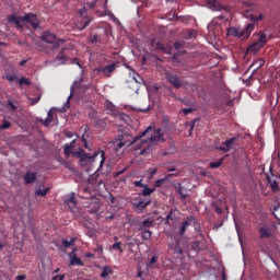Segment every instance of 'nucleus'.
I'll return each mask as SVG.
<instances>
[{"mask_svg": "<svg viewBox=\"0 0 280 280\" xmlns=\"http://www.w3.org/2000/svg\"><path fill=\"white\" fill-rule=\"evenodd\" d=\"M147 136L148 139L141 140ZM139 140H141V142L140 145L137 147V150L142 149L140 155L150 154L155 145H158L160 142H164L162 130L153 129L152 126H149L140 135L135 137L129 143L127 140H125V137H120V135H118V137L113 141V144H115L116 152H119V150L124 147L130 148L131 145H135Z\"/></svg>", "mask_w": 280, "mask_h": 280, "instance_id": "nucleus-1", "label": "nucleus"}, {"mask_svg": "<svg viewBox=\"0 0 280 280\" xmlns=\"http://www.w3.org/2000/svg\"><path fill=\"white\" fill-rule=\"evenodd\" d=\"M7 22L14 25L19 31H23L24 24L31 25L34 31H37L40 25V20L34 13H26L23 16L10 14L7 16Z\"/></svg>", "mask_w": 280, "mask_h": 280, "instance_id": "nucleus-2", "label": "nucleus"}, {"mask_svg": "<svg viewBox=\"0 0 280 280\" xmlns=\"http://www.w3.org/2000/svg\"><path fill=\"white\" fill-rule=\"evenodd\" d=\"M42 40L50 45L51 50H56L65 44V39L58 38L54 33L49 31L43 33Z\"/></svg>", "mask_w": 280, "mask_h": 280, "instance_id": "nucleus-3", "label": "nucleus"}, {"mask_svg": "<svg viewBox=\"0 0 280 280\" xmlns=\"http://www.w3.org/2000/svg\"><path fill=\"white\" fill-rule=\"evenodd\" d=\"M73 52H77L74 46L68 45L67 47L61 48L55 61L59 62L60 66H65L66 62L70 60V57L73 56Z\"/></svg>", "mask_w": 280, "mask_h": 280, "instance_id": "nucleus-4", "label": "nucleus"}, {"mask_svg": "<svg viewBox=\"0 0 280 280\" xmlns=\"http://www.w3.org/2000/svg\"><path fill=\"white\" fill-rule=\"evenodd\" d=\"M151 199H145L140 196L132 199V206L138 210V213H142V211L145 210L151 205Z\"/></svg>", "mask_w": 280, "mask_h": 280, "instance_id": "nucleus-5", "label": "nucleus"}, {"mask_svg": "<svg viewBox=\"0 0 280 280\" xmlns=\"http://www.w3.org/2000/svg\"><path fill=\"white\" fill-rule=\"evenodd\" d=\"M267 43V35L261 33L259 39L249 46L248 52L256 55Z\"/></svg>", "mask_w": 280, "mask_h": 280, "instance_id": "nucleus-6", "label": "nucleus"}, {"mask_svg": "<svg viewBox=\"0 0 280 280\" xmlns=\"http://www.w3.org/2000/svg\"><path fill=\"white\" fill-rule=\"evenodd\" d=\"M258 234H259V238L261 241H266V240H275V233L272 228H270L269 225H261L258 229Z\"/></svg>", "mask_w": 280, "mask_h": 280, "instance_id": "nucleus-7", "label": "nucleus"}, {"mask_svg": "<svg viewBox=\"0 0 280 280\" xmlns=\"http://www.w3.org/2000/svg\"><path fill=\"white\" fill-rule=\"evenodd\" d=\"M166 80L176 90H179L184 85V81L178 75L170 73V72L166 73Z\"/></svg>", "mask_w": 280, "mask_h": 280, "instance_id": "nucleus-8", "label": "nucleus"}, {"mask_svg": "<svg viewBox=\"0 0 280 280\" xmlns=\"http://www.w3.org/2000/svg\"><path fill=\"white\" fill-rule=\"evenodd\" d=\"M249 20L253 23H249L246 27V32L248 33V35L254 31L256 23L264 20V14H259L258 16L249 14Z\"/></svg>", "mask_w": 280, "mask_h": 280, "instance_id": "nucleus-9", "label": "nucleus"}, {"mask_svg": "<svg viewBox=\"0 0 280 280\" xmlns=\"http://www.w3.org/2000/svg\"><path fill=\"white\" fill-rule=\"evenodd\" d=\"M151 46L155 48V50H160L162 52H164L165 55L171 56L172 55V47L171 46H165L164 44L158 42L155 43V40L151 42Z\"/></svg>", "mask_w": 280, "mask_h": 280, "instance_id": "nucleus-10", "label": "nucleus"}, {"mask_svg": "<svg viewBox=\"0 0 280 280\" xmlns=\"http://www.w3.org/2000/svg\"><path fill=\"white\" fill-rule=\"evenodd\" d=\"M78 14L80 18H82L83 30L86 28L90 25V23L92 22V18L88 16V10L85 9V7L80 9L78 11Z\"/></svg>", "mask_w": 280, "mask_h": 280, "instance_id": "nucleus-11", "label": "nucleus"}, {"mask_svg": "<svg viewBox=\"0 0 280 280\" xmlns=\"http://www.w3.org/2000/svg\"><path fill=\"white\" fill-rule=\"evenodd\" d=\"M192 223H195V218L192 215L187 217V220H185L182 223V226H180V229L178 231L179 236H184L186 231H187V229L189 226H191Z\"/></svg>", "mask_w": 280, "mask_h": 280, "instance_id": "nucleus-12", "label": "nucleus"}, {"mask_svg": "<svg viewBox=\"0 0 280 280\" xmlns=\"http://www.w3.org/2000/svg\"><path fill=\"white\" fill-rule=\"evenodd\" d=\"M36 172L27 171L24 174L23 180L25 185H33L36 182Z\"/></svg>", "mask_w": 280, "mask_h": 280, "instance_id": "nucleus-13", "label": "nucleus"}, {"mask_svg": "<svg viewBox=\"0 0 280 280\" xmlns=\"http://www.w3.org/2000/svg\"><path fill=\"white\" fill-rule=\"evenodd\" d=\"M236 141V138L233 137L224 142H222V145L220 147V151L222 152H230L231 149L233 148L234 143Z\"/></svg>", "mask_w": 280, "mask_h": 280, "instance_id": "nucleus-14", "label": "nucleus"}, {"mask_svg": "<svg viewBox=\"0 0 280 280\" xmlns=\"http://www.w3.org/2000/svg\"><path fill=\"white\" fill-rule=\"evenodd\" d=\"M207 5L210 10H213V12H221V10H223V7L218 0H208Z\"/></svg>", "mask_w": 280, "mask_h": 280, "instance_id": "nucleus-15", "label": "nucleus"}, {"mask_svg": "<svg viewBox=\"0 0 280 280\" xmlns=\"http://www.w3.org/2000/svg\"><path fill=\"white\" fill-rule=\"evenodd\" d=\"M65 203L69 207V209H72L77 206L74 192H71L65 198Z\"/></svg>", "mask_w": 280, "mask_h": 280, "instance_id": "nucleus-16", "label": "nucleus"}, {"mask_svg": "<svg viewBox=\"0 0 280 280\" xmlns=\"http://www.w3.org/2000/svg\"><path fill=\"white\" fill-rule=\"evenodd\" d=\"M177 177L178 176V173H174V174H166L165 178H160V179H156L155 180V184H154V188H161L162 185L170 178L172 177Z\"/></svg>", "mask_w": 280, "mask_h": 280, "instance_id": "nucleus-17", "label": "nucleus"}, {"mask_svg": "<svg viewBox=\"0 0 280 280\" xmlns=\"http://www.w3.org/2000/svg\"><path fill=\"white\" fill-rule=\"evenodd\" d=\"M175 189L178 192V195L180 196L182 201H185L188 196L187 190L182 186L180 183H177L175 185Z\"/></svg>", "mask_w": 280, "mask_h": 280, "instance_id": "nucleus-18", "label": "nucleus"}, {"mask_svg": "<svg viewBox=\"0 0 280 280\" xmlns=\"http://www.w3.org/2000/svg\"><path fill=\"white\" fill-rule=\"evenodd\" d=\"M82 130H83V135H82V142H83V144H84V148L85 149H88L89 151H91V148L89 147V143H88V139H89V133H88V131H89V127H88V125H85V126H83L82 127Z\"/></svg>", "mask_w": 280, "mask_h": 280, "instance_id": "nucleus-19", "label": "nucleus"}, {"mask_svg": "<svg viewBox=\"0 0 280 280\" xmlns=\"http://www.w3.org/2000/svg\"><path fill=\"white\" fill-rule=\"evenodd\" d=\"M153 225L152 219H145L142 223L139 225V231H149Z\"/></svg>", "mask_w": 280, "mask_h": 280, "instance_id": "nucleus-20", "label": "nucleus"}, {"mask_svg": "<svg viewBox=\"0 0 280 280\" xmlns=\"http://www.w3.org/2000/svg\"><path fill=\"white\" fill-rule=\"evenodd\" d=\"M116 69V63H110L104 67V75L106 78H109L110 74L115 71Z\"/></svg>", "mask_w": 280, "mask_h": 280, "instance_id": "nucleus-21", "label": "nucleus"}, {"mask_svg": "<svg viewBox=\"0 0 280 280\" xmlns=\"http://www.w3.org/2000/svg\"><path fill=\"white\" fill-rule=\"evenodd\" d=\"M75 155L81 160V161H89L92 159V156L89 153H85L84 150L80 149V151L75 152Z\"/></svg>", "mask_w": 280, "mask_h": 280, "instance_id": "nucleus-22", "label": "nucleus"}, {"mask_svg": "<svg viewBox=\"0 0 280 280\" xmlns=\"http://www.w3.org/2000/svg\"><path fill=\"white\" fill-rule=\"evenodd\" d=\"M158 259H159V255H153L151 257V259L147 262V268L148 269H155Z\"/></svg>", "mask_w": 280, "mask_h": 280, "instance_id": "nucleus-23", "label": "nucleus"}, {"mask_svg": "<svg viewBox=\"0 0 280 280\" xmlns=\"http://www.w3.org/2000/svg\"><path fill=\"white\" fill-rule=\"evenodd\" d=\"M267 180H268L272 191L277 192L280 190L279 184L276 179H272L270 176H267Z\"/></svg>", "mask_w": 280, "mask_h": 280, "instance_id": "nucleus-24", "label": "nucleus"}, {"mask_svg": "<svg viewBox=\"0 0 280 280\" xmlns=\"http://www.w3.org/2000/svg\"><path fill=\"white\" fill-rule=\"evenodd\" d=\"M69 258H70L71 266H83L82 260L75 255H72V253L69 255Z\"/></svg>", "mask_w": 280, "mask_h": 280, "instance_id": "nucleus-25", "label": "nucleus"}, {"mask_svg": "<svg viewBox=\"0 0 280 280\" xmlns=\"http://www.w3.org/2000/svg\"><path fill=\"white\" fill-rule=\"evenodd\" d=\"M113 269L109 266H104L101 272V278L106 279L108 276L113 275Z\"/></svg>", "mask_w": 280, "mask_h": 280, "instance_id": "nucleus-26", "label": "nucleus"}, {"mask_svg": "<svg viewBox=\"0 0 280 280\" xmlns=\"http://www.w3.org/2000/svg\"><path fill=\"white\" fill-rule=\"evenodd\" d=\"M105 108L110 112L112 116L117 117L118 110L116 109V107H115V105L113 103L108 102L105 105Z\"/></svg>", "mask_w": 280, "mask_h": 280, "instance_id": "nucleus-27", "label": "nucleus"}, {"mask_svg": "<svg viewBox=\"0 0 280 280\" xmlns=\"http://www.w3.org/2000/svg\"><path fill=\"white\" fill-rule=\"evenodd\" d=\"M229 35H230V36H234V37H238V38H241V37L243 36V34L241 33V31L237 30L236 27H231V28L229 30Z\"/></svg>", "mask_w": 280, "mask_h": 280, "instance_id": "nucleus-28", "label": "nucleus"}, {"mask_svg": "<svg viewBox=\"0 0 280 280\" xmlns=\"http://www.w3.org/2000/svg\"><path fill=\"white\" fill-rule=\"evenodd\" d=\"M154 191H155V188H150V187H148V185H145V186L143 187V190H142V192H141V196L148 197V196H151Z\"/></svg>", "mask_w": 280, "mask_h": 280, "instance_id": "nucleus-29", "label": "nucleus"}, {"mask_svg": "<svg viewBox=\"0 0 280 280\" xmlns=\"http://www.w3.org/2000/svg\"><path fill=\"white\" fill-rule=\"evenodd\" d=\"M175 212H177L176 209L170 210V213L166 215L165 224L170 225V221H174L176 219V217L174 215Z\"/></svg>", "mask_w": 280, "mask_h": 280, "instance_id": "nucleus-30", "label": "nucleus"}, {"mask_svg": "<svg viewBox=\"0 0 280 280\" xmlns=\"http://www.w3.org/2000/svg\"><path fill=\"white\" fill-rule=\"evenodd\" d=\"M74 142H75V140H72L70 143H66V144H65L63 150H65V154H66V155H69L70 152H71V150H73V148H74Z\"/></svg>", "mask_w": 280, "mask_h": 280, "instance_id": "nucleus-31", "label": "nucleus"}, {"mask_svg": "<svg viewBox=\"0 0 280 280\" xmlns=\"http://www.w3.org/2000/svg\"><path fill=\"white\" fill-rule=\"evenodd\" d=\"M140 232L143 241H149L152 236V231L150 230H140Z\"/></svg>", "mask_w": 280, "mask_h": 280, "instance_id": "nucleus-32", "label": "nucleus"}, {"mask_svg": "<svg viewBox=\"0 0 280 280\" xmlns=\"http://www.w3.org/2000/svg\"><path fill=\"white\" fill-rule=\"evenodd\" d=\"M116 118H118L120 121H124V122H126V124H128V121H129V116L127 115V114H125V113H119V112H117V116H115Z\"/></svg>", "mask_w": 280, "mask_h": 280, "instance_id": "nucleus-33", "label": "nucleus"}, {"mask_svg": "<svg viewBox=\"0 0 280 280\" xmlns=\"http://www.w3.org/2000/svg\"><path fill=\"white\" fill-rule=\"evenodd\" d=\"M223 161H224V158H221L217 162H210V168H212V170L219 168L222 165Z\"/></svg>", "mask_w": 280, "mask_h": 280, "instance_id": "nucleus-34", "label": "nucleus"}, {"mask_svg": "<svg viewBox=\"0 0 280 280\" xmlns=\"http://www.w3.org/2000/svg\"><path fill=\"white\" fill-rule=\"evenodd\" d=\"M52 118H54L52 113H51V112H48L47 118H46L45 120L42 119L43 125H44L45 127H48L49 124H51Z\"/></svg>", "mask_w": 280, "mask_h": 280, "instance_id": "nucleus-35", "label": "nucleus"}, {"mask_svg": "<svg viewBox=\"0 0 280 280\" xmlns=\"http://www.w3.org/2000/svg\"><path fill=\"white\" fill-rule=\"evenodd\" d=\"M97 177H98V174H96V173L90 175V177L88 179L89 184L96 185L97 184Z\"/></svg>", "mask_w": 280, "mask_h": 280, "instance_id": "nucleus-36", "label": "nucleus"}, {"mask_svg": "<svg viewBox=\"0 0 280 280\" xmlns=\"http://www.w3.org/2000/svg\"><path fill=\"white\" fill-rule=\"evenodd\" d=\"M48 191H49V187H46L44 189H37L35 191V195L40 196V197H45L48 194Z\"/></svg>", "mask_w": 280, "mask_h": 280, "instance_id": "nucleus-37", "label": "nucleus"}, {"mask_svg": "<svg viewBox=\"0 0 280 280\" xmlns=\"http://www.w3.org/2000/svg\"><path fill=\"white\" fill-rule=\"evenodd\" d=\"M15 104H16V102L8 101L7 102L8 109L11 112H15L18 108V106Z\"/></svg>", "mask_w": 280, "mask_h": 280, "instance_id": "nucleus-38", "label": "nucleus"}, {"mask_svg": "<svg viewBox=\"0 0 280 280\" xmlns=\"http://www.w3.org/2000/svg\"><path fill=\"white\" fill-rule=\"evenodd\" d=\"M112 249L115 252L122 253L121 242H116L112 245Z\"/></svg>", "mask_w": 280, "mask_h": 280, "instance_id": "nucleus-39", "label": "nucleus"}, {"mask_svg": "<svg viewBox=\"0 0 280 280\" xmlns=\"http://www.w3.org/2000/svg\"><path fill=\"white\" fill-rule=\"evenodd\" d=\"M11 127V122L3 119L2 125H0V130H8Z\"/></svg>", "mask_w": 280, "mask_h": 280, "instance_id": "nucleus-40", "label": "nucleus"}, {"mask_svg": "<svg viewBox=\"0 0 280 280\" xmlns=\"http://www.w3.org/2000/svg\"><path fill=\"white\" fill-rule=\"evenodd\" d=\"M73 243H74V238H71L70 241L62 240V245H63L65 248L71 247L73 245Z\"/></svg>", "mask_w": 280, "mask_h": 280, "instance_id": "nucleus-41", "label": "nucleus"}, {"mask_svg": "<svg viewBox=\"0 0 280 280\" xmlns=\"http://www.w3.org/2000/svg\"><path fill=\"white\" fill-rule=\"evenodd\" d=\"M98 154H101V158H102V161L100 163V167L102 168L103 165L105 164V161H106V156H105L104 150H100Z\"/></svg>", "mask_w": 280, "mask_h": 280, "instance_id": "nucleus-42", "label": "nucleus"}, {"mask_svg": "<svg viewBox=\"0 0 280 280\" xmlns=\"http://www.w3.org/2000/svg\"><path fill=\"white\" fill-rule=\"evenodd\" d=\"M185 47V42H175V44H174V48L176 49V50H180V49H183Z\"/></svg>", "mask_w": 280, "mask_h": 280, "instance_id": "nucleus-43", "label": "nucleus"}, {"mask_svg": "<svg viewBox=\"0 0 280 280\" xmlns=\"http://www.w3.org/2000/svg\"><path fill=\"white\" fill-rule=\"evenodd\" d=\"M273 215L280 221V206L275 207Z\"/></svg>", "mask_w": 280, "mask_h": 280, "instance_id": "nucleus-44", "label": "nucleus"}, {"mask_svg": "<svg viewBox=\"0 0 280 280\" xmlns=\"http://www.w3.org/2000/svg\"><path fill=\"white\" fill-rule=\"evenodd\" d=\"M28 100L31 102V106H34V105H36L39 102L40 95L38 97H34V98L33 97H28Z\"/></svg>", "mask_w": 280, "mask_h": 280, "instance_id": "nucleus-45", "label": "nucleus"}, {"mask_svg": "<svg viewBox=\"0 0 280 280\" xmlns=\"http://www.w3.org/2000/svg\"><path fill=\"white\" fill-rule=\"evenodd\" d=\"M133 184H135V187H138V188H143L145 186V184L142 183V179L136 180Z\"/></svg>", "mask_w": 280, "mask_h": 280, "instance_id": "nucleus-46", "label": "nucleus"}, {"mask_svg": "<svg viewBox=\"0 0 280 280\" xmlns=\"http://www.w3.org/2000/svg\"><path fill=\"white\" fill-rule=\"evenodd\" d=\"M20 85H30L28 80L25 78L20 79Z\"/></svg>", "mask_w": 280, "mask_h": 280, "instance_id": "nucleus-47", "label": "nucleus"}, {"mask_svg": "<svg viewBox=\"0 0 280 280\" xmlns=\"http://www.w3.org/2000/svg\"><path fill=\"white\" fill-rule=\"evenodd\" d=\"M192 112H194V108H191V107H190V108H184V109H183V113H184L185 116L191 114Z\"/></svg>", "mask_w": 280, "mask_h": 280, "instance_id": "nucleus-48", "label": "nucleus"}, {"mask_svg": "<svg viewBox=\"0 0 280 280\" xmlns=\"http://www.w3.org/2000/svg\"><path fill=\"white\" fill-rule=\"evenodd\" d=\"M120 138H125V141H128L127 144H129L130 142H132V140H130L129 138H131L128 135H120Z\"/></svg>", "mask_w": 280, "mask_h": 280, "instance_id": "nucleus-49", "label": "nucleus"}, {"mask_svg": "<svg viewBox=\"0 0 280 280\" xmlns=\"http://www.w3.org/2000/svg\"><path fill=\"white\" fill-rule=\"evenodd\" d=\"M196 36V31H189L187 39H191Z\"/></svg>", "mask_w": 280, "mask_h": 280, "instance_id": "nucleus-50", "label": "nucleus"}, {"mask_svg": "<svg viewBox=\"0 0 280 280\" xmlns=\"http://www.w3.org/2000/svg\"><path fill=\"white\" fill-rule=\"evenodd\" d=\"M175 254L182 255L183 254V249L179 246H176L174 249Z\"/></svg>", "mask_w": 280, "mask_h": 280, "instance_id": "nucleus-51", "label": "nucleus"}, {"mask_svg": "<svg viewBox=\"0 0 280 280\" xmlns=\"http://www.w3.org/2000/svg\"><path fill=\"white\" fill-rule=\"evenodd\" d=\"M65 279V275H57L54 277V280H63Z\"/></svg>", "mask_w": 280, "mask_h": 280, "instance_id": "nucleus-52", "label": "nucleus"}, {"mask_svg": "<svg viewBox=\"0 0 280 280\" xmlns=\"http://www.w3.org/2000/svg\"><path fill=\"white\" fill-rule=\"evenodd\" d=\"M94 71L104 74V67L95 68Z\"/></svg>", "mask_w": 280, "mask_h": 280, "instance_id": "nucleus-53", "label": "nucleus"}, {"mask_svg": "<svg viewBox=\"0 0 280 280\" xmlns=\"http://www.w3.org/2000/svg\"><path fill=\"white\" fill-rule=\"evenodd\" d=\"M26 276L25 275H18L16 280H25Z\"/></svg>", "mask_w": 280, "mask_h": 280, "instance_id": "nucleus-54", "label": "nucleus"}, {"mask_svg": "<svg viewBox=\"0 0 280 280\" xmlns=\"http://www.w3.org/2000/svg\"><path fill=\"white\" fill-rule=\"evenodd\" d=\"M97 39H98V35H97V34H94V35L92 36V44L96 43Z\"/></svg>", "mask_w": 280, "mask_h": 280, "instance_id": "nucleus-55", "label": "nucleus"}, {"mask_svg": "<svg viewBox=\"0 0 280 280\" xmlns=\"http://www.w3.org/2000/svg\"><path fill=\"white\" fill-rule=\"evenodd\" d=\"M72 65H77L81 68V65L79 63V59L78 58H73L72 59Z\"/></svg>", "mask_w": 280, "mask_h": 280, "instance_id": "nucleus-56", "label": "nucleus"}, {"mask_svg": "<svg viewBox=\"0 0 280 280\" xmlns=\"http://www.w3.org/2000/svg\"><path fill=\"white\" fill-rule=\"evenodd\" d=\"M125 172H126V168H124V170H121V171H118V172L115 174V177H118V176L122 175Z\"/></svg>", "mask_w": 280, "mask_h": 280, "instance_id": "nucleus-57", "label": "nucleus"}, {"mask_svg": "<svg viewBox=\"0 0 280 280\" xmlns=\"http://www.w3.org/2000/svg\"><path fill=\"white\" fill-rule=\"evenodd\" d=\"M156 172H158V170H156V168L151 170V172H150V176H151V178L156 174Z\"/></svg>", "mask_w": 280, "mask_h": 280, "instance_id": "nucleus-58", "label": "nucleus"}, {"mask_svg": "<svg viewBox=\"0 0 280 280\" xmlns=\"http://www.w3.org/2000/svg\"><path fill=\"white\" fill-rule=\"evenodd\" d=\"M172 59H173L174 62H177L178 61V55L174 54Z\"/></svg>", "mask_w": 280, "mask_h": 280, "instance_id": "nucleus-59", "label": "nucleus"}, {"mask_svg": "<svg viewBox=\"0 0 280 280\" xmlns=\"http://www.w3.org/2000/svg\"><path fill=\"white\" fill-rule=\"evenodd\" d=\"M85 257H86V258H94V254H93V253H86V254H85Z\"/></svg>", "mask_w": 280, "mask_h": 280, "instance_id": "nucleus-60", "label": "nucleus"}, {"mask_svg": "<svg viewBox=\"0 0 280 280\" xmlns=\"http://www.w3.org/2000/svg\"><path fill=\"white\" fill-rule=\"evenodd\" d=\"M176 171V167H170L168 170H167V173H172V172H175Z\"/></svg>", "mask_w": 280, "mask_h": 280, "instance_id": "nucleus-61", "label": "nucleus"}, {"mask_svg": "<svg viewBox=\"0 0 280 280\" xmlns=\"http://www.w3.org/2000/svg\"><path fill=\"white\" fill-rule=\"evenodd\" d=\"M66 136H67L68 138H72V132L68 131V132H66Z\"/></svg>", "mask_w": 280, "mask_h": 280, "instance_id": "nucleus-62", "label": "nucleus"}, {"mask_svg": "<svg viewBox=\"0 0 280 280\" xmlns=\"http://www.w3.org/2000/svg\"><path fill=\"white\" fill-rule=\"evenodd\" d=\"M25 63H26V60H22V61L20 62V66L23 67V66H25Z\"/></svg>", "mask_w": 280, "mask_h": 280, "instance_id": "nucleus-63", "label": "nucleus"}, {"mask_svg": "<svg viewBox=\"0 0 280 280\" xmlns=\"http://www.w3.org/2000/svg\"><path fill=\"white\" fill-rule=\"evenodd\" d=\"M222 280H228L226 275L224 272L222 273Z\"/></svg>", "mask_w": 280, "mask_h": 280, "instance_id": "nucleus-64", "label": "nucleus"}]
</instances>
